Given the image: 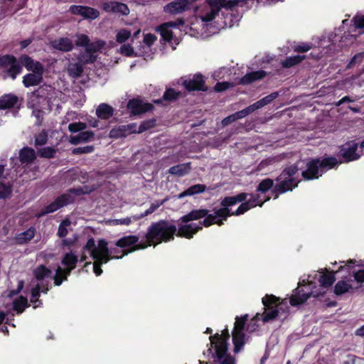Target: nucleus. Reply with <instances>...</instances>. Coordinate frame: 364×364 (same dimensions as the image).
I'll list each match as a JSON object with an SVG mask.
<instances>
[{
	"label": "nucleus",
	"mask_w": 364,
	"mask_h": 364,
	"mask_svg": "<svg viewBox=\"0 0 364 364\" xmlns=\"http://www.w3.org/2000/svg\"><path fill=\"white\" fill-rule=\"evenodd\" d=\"M176 225L166 220L151 223L144 235L146 242H140L135 250H144L148 247L168 242L174 240Z\"/></svg>",
	"instance_id": "1"
},
{
	"label": "nucleus",
	"mask_w": 364,
	"mask_h": 364,
	"mask_svg": "<svg viewBox=\"0 0 364 364\" xmlns=\"http://www.w3.org/2000/svg\"><path fill=\"white\" fill-rule=\"evenodd\" d=\"M240 0H205L203 4L195 7L198 18L203 23L213 21L222 9L232 11Z\"/></svg>",
	"instance_id": "2"
},
{
	"label": "nucleus",
	"mask_w": 364,
	"mask_h": 364,
	"mask_svg": "<svg viewBox=\"0 0 364 364\" xmlns=\"http://www.w3.org/2000/svg\"><path fill=\"white\" fill-rule=\"evenodd\" d=\"M96 190L95 186H84L78 188H69L65 193L58 196L53 202L44 207L38 214V218H41L47 214L63 208L74 203L75 196H80L85 194H90Z\"/></svg>",
	"instance_id": "3"
},
{
	"label": "nucleus",
	"mask_w": 364,
	"mask_h": 364,
	"mask_svg": "<svg viewBox=\"0 0 364 364\" xmlns=\"http://www.w3.org/2000/svg\"><path fill=\"white\" fill-rule=\"evenodd\" d=\"M299 168L297 164H292L284 168L275 181L276 185L272 190V194L274 199L278 198L279 194L291 191L298 186L299 180L294 176L298 173Z\"/></svg>",
	"instance_id": "4"
},
{
	"label": "nucleus",
	"mask_w": 364,
	"mask_h": 364,
	"mask_svg": "<svg viewBox=\"0 0 364 364\" xmlns=\"http://www.w3.org/2000/svg\"><path fill=\"white\" fill-rule=\"evenodd\" d=\"M262 301L264 310L262 314V321L264 323L273 321L289 312L287 306L285 309H284V300L273 294H266Z\"/></svg>",
	"instance_id": "5"
},
{
	"label": "nucleus",
	"mask_w": 364,
	"mask_h": 364,
	"mask_svg": "<svg viewBox=\"0 0 364 364\" xmlns=\"http://www.w3.org/2000/svg\"><path fill=\"white\" fill-rule=\"evenodd\" d=\"M311 284H313L312 282H306L304 279L298 283V287L294 289V294L289 299V303L292 306L304 304L311 296L317 298L319 296H323L324 292L314 294V292L309 290Z\"/></svg>",
	"instance_id": "6"
},
{
	"label": "nucleus",
	"mask_w": 364,
	"mask_h": 364,
	"mask_svg": "<svg viewBox=\"0 0 364 364\" xmlns=\"http://www.w3.org/2000/svg\"><path fill=\"white\" fill-rule=\"evenodd\" d=\"M358 146L354 141H350L341 145L337 154L340 159V164L349 163L359 159L360 155L357 152Z\"/></svg>",
	"instance_id": "7"
},
{
	"label": "nucleus",
	"mask_w": 364,
	"mask_h": 364,
	"mask_svg": "<svg viewBox=\"0 0 364 364\" xmlns=\"http://www.w3.org/2000/svg\"><path fill=\"white\" fill-rule=\"evenodd\" d=\"M97 259L101 262V264H106L109 261L113 259H122L123 257L127 255L129 253L136 251L135 247L132 250H124L122 254L120 255H112L108 247V243L105 239H100L98 241V249H97Z\"/></svg>",
	"instance_id": "8"
},
{
	"label": "nucleus",
	"mask_w": 364,
	"mask_h": 364,
	"mask_svg": "<svg viewBox=\"0 0 364 364\" xmlns=\"http://www.w3.org/2000/svg\"><path fill=\"white\" fill-rule=\"evenodd\" d=\"M198 0H174L164 6V11L170 15H178L191 10Z\"/></svg>",
	"instance_id": "9"
},
{
	"label": "nucleus",
	"mask_w": 364,
	"mask_h": 364,
	"mask_svg": "<svg viewBox=\"0 0 364 364\" xmlns=\"http://www.w3.org/2000/svg\"><path fill=\"white\" fill-rule=\"evenodd\" d=\"M127 108L131 115L138 116L152 111L154 109V106L151 103L144 102L139 97H136L128 101Z\"/></svg>",
	"instance_id": "10"
},
{
	"label": "nucleus",
	"mask_w": 364,
	"mask_h": 364,
	"mask_svg": "<svg viewBox=\"0 0 364 364\" xmlns=\"http://www.w3.org/2000/svg\"><path fill=\"white\" fill-rule=\"evenodd\" d=\"M182 85L188 92L208 90V87L205 85V77L200 73L193 75L191 79L183 80Z\"/></svg>",
	"instance_id": "11"
},
{
	"label": "nucleus",
	"mask_w": 364,
	"mask_h": 364,
	"mask_svg": "<svg viewBox=\"0 0 364 364\" xmlns=\"http://www.w3.org/2000/svg\"><path fill=\"white\" fill-rule=\"evenodd\" d=\"M248 194L246 193H240L234 196H226L220 202L221 208L219 209V213L232 216V212L230 207L236 205L238 203L245 201Z\"/></svg>",
	"instance_id": "12"
},
{
	"label": "nucleus",
	"mask_w": 364,
	"mask_h": 364,
	"mask_svg": "<svg viewBox=\"0 0 364 364\" xmlns=\"http://www.w3.org/2000/svg\"><path fill=\"white\" fill-rule=\"evenodd\" d=\"M322 176L318 166V158L309 159L306 164V169L302 171L301 176L305 181L318 179Z\"/></svg>",
	"instance_id": "13"
},
{
	"label": "nucleus",
	"mask_w": 364,
	"mask_h": 364,
	"mask_svg": "<svg viewBox=\"0 0 364 364\" xmlns=\"http://www.w3.org/2000/svg\"><path fill=\"white\" fill-rule=\"evenodd\" d=\"M68 11L73 15L80 16L88 20H95L100 16V11L97 9L87 6L71 5Z\"/></svg>",
	"instance_id": "14"
},
{
	"label": "nucleus",
	"mask_w": 364,
	"mask_h": 364,
	"mask_svg": "<svg viewBox=\"0 0 364 364\" xmlns=\"http://www.w3.org/2000/svg\"><path fill=\"white\" fill-rule=\"evenodd\" d=\"M355 262V259H349L348 261V264H346L345 265H341L337 271H331L323 273L320 276L318 279L321 285L324 288L330 287L336 281V274L343 270H346V272L349 274L350 272V267L349 264H353Z\"/></svg>",
	"instance_id": "15"
},
{
	"label": "nucleus",
	"mask_w": 364,
	"mask_h": 364,
	"mask_svg": "<svg viewBox=\"0 0 364 364\" xmlns=\"http://www.w3.org/2000/svg\"><path fill=\"white\" fill-rule=\"evenodd\" d=\"M204 226L201 225V220L198 224L196 223H184L178 225V228H176L175 235L179 237H184L186 239H192L193 236L203 230Z\"/></svg>",
	"instance_id": "16"
},
{
	"label": "nucleus",
	"mask_w": 364,
	"mask_h": 364,
	"mask_svg": "<svg viewBox=\"0 0 364 364\" xmlns=\"http://www.w3.org/2000/svg\"><path fill=\"white\" fill-rule=\"evenodd\" d=\"M101 8L105 12L116 14H119L122 16H127L130 13L129 8L126 4L117 1L103 2Z\"/></svg>",
	"instance_id": "17"
},
{
	"label": "nucleus",
	"mask_w": 364,
	"mask_h": 364,
	"mask_svg": "<svg viewBox=\"0 0 364 364\" xmlns=\"http://www.w3.org/2000/svg\"><path fill=\"white\" fill-rule=\"evenodd\" d=\"M20 106L19 97L16 95L7 93L0 96V110L19 109Z\"/></svg>",
	"instance_id": "18"
},
{
	"label": "nucleus",
	"mask_w": 364,
	"mask_h": 364,
	"mask_svg": "<svg viewBox=\"0 0 364 364\" xmlns=\"http://www.w3.org/2000/svg\"><path fill=\"white\" fill-rule=\"evenodd\" d=\"M182 97V92L173 88H166L161 98L154 100L153 102L156 105H164L176 102Z\"/></svg>",
	"instance_id": "19"
},
{
	"label": "nucleus",
	"mask_w": 364,
	"mask_h": 364,
	"mask_svg": "<svg viewBox=\"0 0 364 364\" xmlns=\"http://www.w3.org/2000/svg\"><path fill=\"white\" fill-rule=\"evenodd\" d=\"M230 217V215H226L219 213V209H215L214 213H210L208 216L201 220V225L205 228H209L213 225H217L222 226L224 225V221Z\"/></svg>",
	"instance_id": "20"
},
{
	"label": "nucleus",
	"mask_w": 364,
	"mask_h": 364,
	"mask_svg": "<svg viewBox=\"0 0 364 364\" xmlns=\"http://www.w3.org/2000/svg\"><path fill=\"white\" fill-rule=\"evenodd\" d=\"M209 212V210L205 208L193 209L181 217L180 221L182 223H188L191 221L205 219L210 214Z\"/></svg>",
	"instance_id": "21"
},
{
	"label": "nucleus",
	"mask_w": 364,
	"mask_h": 364,
	"mask_svg": "<svg viewBox=\"0 0 364 364\" xmlns=\"http://www.w3.org/2000/svg\"><path fill=\"white\" fill-rule=\"evenodd\" d=\"M139 240V237L136 235H127L124 236L119 239L115 242V245L117 247L125 249V250H132L136 247V246L139 245L138 243Z\"/></svg>",
	"instance_id": "22"
},
{
	"label": "nucleus",
	"mask_w": 364,
	"mask_h": 364,
	"mask_svg": "<svg viewBox=\"0 0 364 364\" xmlns=\"http://www.w3.org/2000/svg\"><path fill=\"white\" fill-rule=\"evenodd\" d=\"M340 164L338 159L333 156L325 155L322 158H318V166L321 173L337 167Z\"/></svg>",
	"instance_id": "23"
},
{
	"label": "nucleus",
	"mask_w": 364,
	"mask_h": 364,
	"mask_svg": "<svg viewBox=\"0 0 364 364\" xmlns=\"http://www.w3.org/2000/svg\"><path fill=\"white\" fill-rule=\"evenodd\" d=\"M18 159L22 164H31L36 159V153L33 148L24 146L19 150Z\"/></svg>",
	"instance_id": "24"
},
{
	"label": "nucleus",
	"mask_w": 364,
	"mask_h": 364,
	"mask_svg": "<svg viewBox=\"0 0 364 364\" xmlns=\"http://www.w3.org/2000/svg\"><path fill=\"white\" fill-rule=\"evenodd\" d=\"M267 72L262 70L250 72L240 79L239 84L250 85L255 81L263 79L267 76Z\"/></svg>",
	"instance_id": "25"
},
{
	"label": "nucleus",
	"mask_w": 364,
	"mask_h": 364,
	"mask_svg": "<svg viewBox=\"0 0 364 364\" xmlns=\"http://www.w3.org/2000/svg\"><path fill=\"white\" fill-rule=\"evenodd\" d=\"M52 47L63 52H69L73 49L72 41L67 37H62L51 42Z\"/></svg>",
	"instance_id": "26"
},
{
	"label": "nucleus",
	"mask_w": 364,
	"mask_h": 364,
	"mask_svg": "<svg viewBox=\"0 0 364 364\" xmlns=\"http://www.w3.org/2000/svg\"><path fill=\"white\" fill-rule=\"evenodd\" d=\"M95 134L92 131H82L79 134L70 136L69 141L70 144L77 145L80 143L88 142L94 139Z\"/></svg>",
	"instance_id": "27"
},
{
	"label": "nucleus",
	"mask_w": 364,
	"mask_h": 364,
	"mask_svg": "<svg viewBox=\"0 0 364 364\" xmlns=\"http://www.w3.org/2000/svg\"><path fill=\"white\" fill-rule=\"evenodd\" d=\"M211 346L215 348V355L218 360H222L228 353V342L226 341L210 340Z\"/></svg>",
	"instance_id": "28"
},
{
	"label": "nucleus",
	"mask_w": 364,
	"mask_h": 364,
	"mask_svg": "<svg viewBox=\"0 0 364 364\" xmlns=\"http://www.w3.org/2000/svg\"><path fill=\"white\" fill-rule=\"evenodd\" d=\"M36 229L34 227H31L26 230L17 234L14 240L17 245H24L30 242L35 236Z\"/></svg>",
	"instance_id": "29"
},
{
	"label": "nucleus",
	"mask_w": 364,
	"mask_h": 364,
	"mask_svg": "<svg viewBox=\"0 0 364 364\" xmlns=\"http://www.w3.org/2000/svg\"><path fill=\"white\" fill-rule=\"evenodd\" d=\"M114 108L108 104L101 103L96 109V114L101 119H109L114 115Z\"/></svg>",
	"instance_id": "30"
},
{
	"label": "nucleus",
	"mask_w": 364,
	"mask_h": 364,
	"mask_svg": "<svg viewBox=\"0 0 364 364\" xmlns=\"http://www.w3.org/2000/svg\"><path fill=\"white\" fill-rule=\"evenodd\" d=\"M191 169V163L188 162L184 164H179L171 166L168 170V173H171V175L183 176L188 174L190 172Z\"/></svg>",
	"instance_id": "31"
},
{
	"label": "nucleus",
	"mask_w": 364,
	"mask_h": 364,
	"mask_svg": "<svg viewBox=\"0 0 364 364\" xmlns=\"http://www.w3.org/2000/svg\"><path fill=\"white\" fill-rule=\"evenodd\" d=\"M353 287L347 281L343 279L338 281L334 286L333 292L338 296L348 292H353Z\"/></svg>",
	"instance_id": "32"
},
{
	"label": "nucleus",
	"mask_w": 364,
	"mask_h": 364,
	"mask_svg": "<svg viewBox=\"0 0 364 364\" xmlns=\"http://www.w3.org/2000/svg\"><path fill=\"white\" fill-rule=\"evenodd\" d=\"M232 343L234 345V353H239L245 344V335L244 332L232 331Z\"/></svg>",
	"instance_id": "33"
},
{
	"label": "nucleus",
	"mask_w": 364,
	"mask_h": 364,
	"mask_svg": "<svg viewBox=\"0 0 364 364\" xmlns=\"http://www.w3.org/2000/svg\"><path fill=\"white\" fill-rule=\"evenodd\" d=\"M207 187L204 184H196L190 186L188 188L181 192L178 196V198H183L186 196H192L196 194L202 193L205 191Z\"/></svg>",
	"instance_id": "34"
},
{
	"label": "nucleus",
	"mask_w": 364,
	"mask_h": 364,
	"mask_svg": "<svg viewBox=\"0 0 364 364\" xmlns=\"http://www.w3.org/2000/svg\"><path fill=\"white\" fill-rule=\"evenodd\" d=\"M43 81V76L34 73H28L23 77V84L26 87L36 86Z\"/></svg>",
	"instance_id": "35"
},
{
	"label": "nucleus",
	"mask_w": 364,
	"mask_h": 364,
	"mask_svg": "<svg viewBox=\"0 0 364 364\" xmlns=\"http://www.w3.org/2000/svg\"><path fill=\"white\" fill-rule=\"evenodd\" d=\"M306 59V55H296L286 58L282 61L283 68H290L301 63Z\"/></svg>",
	"instance_id": "36"
},
{
	"label": "nucleus",
	"mask_w": 364,
	"mask_h": 364,
	"mask_svg": "<svg viewBox=\"0 0 364 364\" xmlns=\"http://www.w3.org/2000/svg\"><path fill=\"white\" fill-rule=\"evenodd\" d=\"M51 273V270L43 264L38 266L33 270V275L38 281H42L45 278L50 277Z\"/></svg>",
	"instance_id": "37"
},
{
	"label": "nucleus",
	"mask_w": 364,
	"mask_h": 364,
	"mask_svg": "<svg viewBox=\"0 0 364 364\" xmlns=\"http://www.w3.org/2000/svg\"><path fill=\"white\" fill-rule=\"evenodd\" d=\"M77 262V257L73 252H70L65 254L61 260V264L65 267H71V269H75Z\"/></svg>",
	"instance_id": "38"
},
{
	"label": "nucleus",
	"mask_w": 364,
	"mask_h": 364,
	"mask_svg": "<svg viewBox=\"0 0 364 364\" xmlns=\"http://www.w3.org/2000/svg\"><path fill=\"white\" fill-rule=\"evenodd\" d=\"M83 72V65L80 63H71L68 65V73L70 77H79Z\"/></svg>",
	"instance_id": "39"
},
{
	"label": "nucleus",
	"mask_w": 364,
	"mask_h": 364,
	"mask_svg": "<svg viewBox=\"0 0 364 364\" xmlns=\"http://www.w3.org/2000/svg\"><path fill=\"white\" fill-rule=\"evenodd\" d=\"M28 306V300L26 297L20 296L13 301V309L17 314H21Z\"/></svg>",
	"instance_id": "40"
},
{
	"label": "nucleus",
	"mask_w": 364,
	"mask_h": 364,
	"mask_svg": "<svg viewBox=\"0 0 364 364\" xmlns=\"http://www.w3.org/2000/svg\"><path fill=\"white\" fill-rule=\"evenodd\" d=\"M9 68L6 70L7 75L13 80L16 79V76L20 74L22 71V66L16 58L14 63L9 64Z\"/></svg>",
	"instance_id": "41"
},
{
	"label": "nucleus",
	"mask_w": 364,
	"mask_h": 364,
	"mask_svg": "<svg viewBox=\"0 0 364 364\" xmlns=\"http://www.w3.org/2000/svg\"><path fill=\"white\" fill-rule=\"evenodd\" d=\"M274 185V181L269 178H264L261 181L257 187V191L261 193H266L268 191L272 190Z\"/></svg>",
	"instance_id": "42"
},
{
	"label": "nucleus",
	"mask_w": 364,
	"mask_h": 364,
	"mask_svg": "<svg viewBox=\"0 0 364 364\" xmlns=\"http://www.w3.org/2000/svg\"><path fill=\"white\" fill-rule=\"evenodd\" d=\"M84 250H87L90 252V257L92 259H97V254L98 252V245H95V241L93 237H90L87 240L85 245L82 247Z\"/></svg>",
	"instance_id": "43"
},
{
	"label": "nucleus",
	"mask_w": 364,
	"mask_h": 364,
	"mask_svg": "<svg viewBox=\"0 0 364 364\" xmlns=\"http://www.w3.org/2000/svg\"><path fill=\"white\" fill-rule=\"evenodd\" d=\"M37 153L41 158L53 159L55 156L56 149L51 146L39 148Z\"/></svg>",
	"instance_id": "44"
},
{
	"label": "nucleus",
	"mask_w": 364,
	"mask_h": 364,
	"mask_svg": "<svg viewBox=\"0 0 364 364\" xmlns=\"http://www.w3.org/2000/svg\"><path fill=\"white\" fill-rule=\"evenodd\" d=\"M13 186L10 183L0 182V199L9 198L12 194Z\"/></svg>",
	"instance_id": "45"
},
{
	"label": "nucleus",
	"mask_w": 364,
	"mask_h": 364,
	"mask_svg": "<svg viewBox=\"0 0 364 364\" xmlns=\"http://www.w3.org/2000/svg\"><path fill=\"white\" fill-rule=\"evenodd\" d=\"M48 139V132L43 129L41 132L36 134L34 136V145L38 149V146H43L47 144Z\"/></svg>",
	"instance_id": "46"
},
{
	"label": "nucleus",
	"mask_w": 364,
	"mask_h": 364,
	"mask_svg": "<svg viewBox=\"0 0 364 364\" xmlns=\"http://www.w3.org/2000/svg\"><path fill=\"white\" fill-rule=\"evenodd\" d=\"M163 201H161V202H156V203H152L150 207L146 210L144 211L143 213H141L140 215H133V219L134 220H139L151 213H153L158 208H159L162 204H163Z\"/></svg>",
	"instance_id": "47"
},
{
	"label": "nucleus",
	"mask_w": 364,
	"mask_h": 364,
	"mask_svg": "<svg viewBox=\"0 0 364 364\" xmlns=\"http://www.w3.org/2000/svg\"><path fill=\"white\" fill-rule=\"evenodd\" d=\"M247 319H248L247 314H245L241 317L236 316L234 328H233L232 331L244 332L245 326Z\"/></svg>",
	"instance_id": "48"
},
{
	"label": "nucleus",
	"mask_w": 364,
	"mask_h": 364,
	"mask_svg": "<svg viewBox=\"0 0 364 364\" xmlns=\"http://www.w3.org/2000/svg\"><path fill=\"white\" fill-rule=\"evenodd\" d=\"M250 196V198L248 200V202L252 205V208L257 205L262 207L266 201L270 199L269 197H267L266 198H262L259 194L251 193Z\"/></svg>",
	"instance_id": "49"
},
{
	"label": "nucleus",
	"mask_w": 364,
	"mask_h": 364,
	"mask_svg": "<svg viewBox=\"0 0 364 364\" xmlns=\"http://www.w3.org/2000/svg\"><path fill=\"white\" fill-rule=\"evenodd\" d=\"M161 36L165 41L171 42L173 39V32L163 23L158 27Z\"/></svg>",
	"instance_id": "50"
},
{
	"label": "nucleus",
	"mask_w": 364,
	"mask_h": 364,
	"mask_svg": "<svg viewBox=\"0 0 364 364\" xmlns=\"http://www.w3.org/2000/svg\"><path fill=\"white\" fill-rule=\"evenodd\" d=\"M156 119H150L148 120L143 121L138 127L137 133H142L149 129H151L156 126Z\"/></svg>",
	"instance_id": "51"
},
{
	"label": "nucleus",
	"mask_w": 364,
	"mask_h": 364,
	"mask_svg": "<svg viewBox=\"0 0 364 364\" xmlns=\"http://www.w3.org/2000/svg\"><path fill=\"white\" fill-rule=\"evenodd\" d=\"M130 37L131 31L125 28H122L117 32L116 35V41L119 43H124Z\"/></svg>",
	"instance_id": "52"
},
{
	"label": "nucleus",
	"mask_w": 364,
	"mask_h": 364,
	"mask_svg": "<svg viewBox=\"0 0 364 364\" xmlns=\"http://www.w3.org/2000/svg\"><path fill=\"white\" fill-rule=\"evenodd\" d=\"M241 203H242L237 208V210L232 212V215L238 216L242 215L252 208V205L250 204L248 200H245Z\"/></svg>",
	"instance_id": "53"
},
{
	"label": "nucleus",
	"mask_w": 364,
	"mask_h": 364,
	"mask_svg": "<svg viewBox=\"0 0 364 364\" xmlns=\"http://www.w3.org/2000/svg\"><path fill=\"white\" fill-rule=\"evenodd\" d=\"M70 225V221L68 219H65L60 223L57 233L59 237L63 238L68 235V231L67 227L69 226Z\"/></svg>",
	"instance_id": "54"
},
{
	"label": "nucleus",
	"mask_w": 364,
	"mask_h": 364,
	"mask_svg": "<svg viewBox=\"0 0 364 364\" xmlns=\"http://www.w3.org/2000/svg\"><path fill=\"white\" fill-rule=\"evenodd\" d=\"M95 150V147L92 145H88L85 146H80L77 148H74L72 150V154L74 155H81L84 154H90L93 152Z\"/></svg>",
	"instance_id": "55"
},
{
	"label": "nucleus",
	"mask_w": 364,
	"mask_h": 364,
	"mask_svg": "<svg viewBox=\"0 0 364 364\" xmlns=\"http://www.w3.org/2000/svg\"><path fill=\"white\" fill-rule=\"evenodd\" d=\"M87 128V124L84 122H73L68 125V130L72 133L80 132Z\"/></svg>",
	"instance_id": "56"
},
{
	"label": "nucleus",
	"mask_w": 364,
	"mask_h": 364,
	"mask_svg": "<svg viewBox=\"0 0 364 364\" xmlns=\"http://www.w3.org/2000/svg\"><path fill=\"white\" fill-rule=\"evenodd\" d=\"M364 59V51L356 53L347 65V68H351L355 65L360 64Z\"/></svg>",
	"instance_id": "57"
},
{
	"label": "nucleus",
	"mask_w": 364,
	"mask_h": 364,
	"mask_svg": "<svg viewBox=\"0 0 364 364\" xmlns=\"http://www.w3.org/2000/svg\"><path fill=\"white\" fill-rule=\"evenodd\" d=\"M104 45V43L102 41H97V42H93V43H89L88 45L85 48V52L87 53H92L94 55L95 53L98 51L102 46Z\"/></svg>",
	"instance_id": "58"
},
{
	"label": "nucleus",
	"mask_w": 364,
	"mask_h": 364,
	"mask_svg": "<svg viewBox=\"0 0 364 364\" xmlns=\"http://www.w3.org/2000/svg\"><path fill=\"white\" fill-rule=\"evenodd\" d=\"M41 291V287L40 284H37L35 287L32 288L31 291V302L36 304V302L41 303L38 299Z\"/></svg>",
	"instance_id": "59"
},
{
	"label": "nucleus",
	"mask_w": 364,
	"mask_h": 364,
	"mask_svg": "<svg viewBox=\"0 0 364 364\" xmlns=\"http://www.w3.org/2000/svg\"><path fill=\"white\" fill-rule=\"evenodd\" d=\"M16 61V57L11 55H4L0 56V68H4L9 65L10 63Z\"/></svg>",
	"instance_id": "60"
},
{
	"label": "nucleus",
	"mask_w": 364,
	"mask_h": 364,
	"mask_svg": "<svg viewBox=\"0 0 364 364\" xmlns=\"http://www.w3.org/2000/svg\"><path fill=\"white\" fill-rule=\"evenodd\" d=\"M120 52H121L122 55L127 56V57L136 56V55L134 54L133 47L129 44H123L120 47Z\"/></svg>",
	"instance_id": "61"
},
{
	"label": "nucleus",
	"mask_w": 364,
	"mask_h": 364,
	"mask_svg": "<svg viewBox=\"0 0 364 364\" xmlns=\"http://www.w3.org/2000/svg\"><path fill=\"white\" fill-rule=\"evenodd\" d=\"M19 63L22 65H23L27 70L31 69L32 64H33V59H32L30 56L27 55H22L19 58Z\"/></svg>",
	"instance_id": "62"
},
{
	"label": "nucleus",
	"mask_w": 364,
	"mask_h": 364,
	"mask_svg": "<svg viewBox=\"0 0 364 364\" xmlns=\"http://www.w3.org/2000/svg\"><path fill=\"white\" fill-rule=\"evenodd\" d=\"M312 48V43H301L298 45H295L293 47V50L296 53H306Z\"/></svg>",
	"instance_id": "63"
},
{
	"label": "nucleus",
	"mask_w": 364,
	"mask_h": 364,
	"mask_svg": "<svg viewBox=\"0 0 364 364\" xmlns=\"http://www.w3.org/2000/svg\"><path fill=\"white\" fill-rule=\"evenodd\" d=\"M352 22L353 23L355 27L356 28H364V16L356 14L352 18Z\"/></svg>",
	"instance_id": "64"
}]
</instances>
